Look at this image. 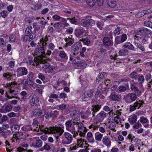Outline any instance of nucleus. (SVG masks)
I'll list each match as a JSON object with an SVG mask.
<instances>
[{"label":"nucleus","mask_w":152,"mask_h":152,"mask_svg":"<svg viewBox=\"0 0 152 152\" xmlns=\"http://www.w3.org/2000/svg\"><path fill=\"white\" fill-rule=\"evenodd\" d=\"M64 127L62 128L59 126H50L49 127L44 128L43 126L39 125L36 128H34V131L38 132L39 130L45 133H53L55 137L56 142H59L60 140L59 137L61 136L64 132Z\"/></svg>","instance_id":"obj_1"},{"label":"nucleus","mask_w":152,"mask_h":152,"mask_svg":"<svg viewBox=\"0 0 152 152\" xmlns=\"http://www.w3.org/2000/svg\"><path fill=\"white\" fill-rule=\"evenodd\" d=\"M71 125V129H69L71 132H75L77 128L78 127L77 132L79 133V135L81 137L84 138L86 134L87 131L86 128L84 126L82 122H80L75 121H73V125Z\"/></svg>","instance_id":"obj_2"},{"label":"nucleus","mask_w":152,"mask_h":152,"mask_svg":"<svg viewBox=\"0 0 152 152\" xmlns=\"http://www.w3.org/2000/svg\"><path fill=\"white\" fill-rule=\"evenodd\" d=\"M35 52L37 56L40 58L39 60H42L43 62L44 61H45L43 59V57H45V49L44 48V47H42L40 45H38L36 48Z\"/></svg>","instance_id":"obj_3"},{"label":"nucleus","mask_w":152,"mask_h":152,"mask_svg":"<svg viewBox=\"0 0 152 152\" xmlns=\"http://www.w3.org/2000/svg\"><path fill=\"white\" fill-rule=\"evenodd\" d=\"M28 99L31 106H37L39 105V99L34 94H31L29 96Z\"/></svg>","instance_id":"obj_4"},{"label":"nucleus","mask_w":152,"mask_h":152,"mask_svg":"<svg viewBox=\"0 0 152 152\" xmlns=\"http://www.w3.org/2000/svg\"><path fill=\"white\" fill-rule=\"evenodd\" d=\"M70 115V117L75 121H78L79 118L78 115L79 111L78 110L73 107L69 110Z\"/></svg>","instance_id":"obj_5"},{"label":"nucleus","mask_w":152,"mask_h":152,"mask_svg":"<svg viewBox=\"0 0 152 152\" xmlns=\"http://www.w3.org/2000/svg\"><path fill=\"white\" fill-rule=\"evenodd\" d=\"M94 91L92 89L88 90L85 91L81 96L83 101H87L93 96Z\"/></svg>","instance_id":"obj_6"},{"label":"nucleus","mask_w":152,"mask_h":152,"mask_svg":"<svg viewBox=\"0 0 152 152\" xmlns=\"http://www.w3.org/2000/svg\"><path fill=\"white\" fill-rule=\"evenodd\" d=\"M144 104V102L143 100H139L136 101L134 104L130 106V111H133L137 109H139L140 107L142 106V105Z\"/></svg>","instance_id":"obj_7"},{"label":"nucleus","mask_w":152,"mask_h":152,"mask_svg":"<svg viewBox=\"0 0 152 152\" xmlns=\"http://www.w3.org/2000/svg\"><path fill=\"white\" fill-rule=\"evenodd\" d=\"M73 125V121H72V119L68 120L66 122L65 124V126L66 130L70 132L72 134H73V137H75L78 135V132H77V131H76V130H75V132H72L69 130L71 129L70 128H71V127L70 126H70L71 125V126H72Z\"/></svg>","instance_id":"obj_8"},{"label":"nucleus","mask_w":152,"mask_h":152,"mask_svg":"<svg viewBox=\"0 0 152 152\" xmlns=\"http://www.w3.org/2000/svg\"><path fill=\"white\" fill-rule=\"evenodd\" d=\"M16 75L18 77L26 75L28 74V70L25 67H21L17 69Z\"/></svg>","instance_id":"obj_9"},{"label":"nucleus","mask_w":152,"mask_h":152,"mask_svg":"<svg viewBox=\"0 0 152 152\" xmlns=\"http://www.w3.org/2000/svg\"><path fill=\"white\" fill-rule=\"evenodd\" d=\"M91 18L90 16H87L86 18L83 19L81 20V23L86 26H93L95 24V21L90 18Z\"/></svg>","instance_id":"obj_10"},{"label":"nucleus","mask_w":152,"mask_h":152,"mask_svg":"<svg viewBox=\"0 0 152 152\" xmlns=\"http://www.w3.org/2000/svg\"><path fill=\"white\" fill-rule=\"evenodd\" d=\"M63 135L67 141H63L62 142L63 144L68 145L72 142L73 140V137L70 133L65 132L64 133Z\"/></svg>","instance_id":"obj_11"},{"label":"nucleus","mask_w":152,"mask_h":152,"mask_svg":"<svg viewBox=\"0 0 152 152\" xmlns=\"http://www.w3.org/2000/svg\"><path fill=\"white\" fill-rule=\"evenodd\" d=\"M82 47L81 44L80 42H77L75 43L72 46L71 50L72 52H74L72 55H77L79 53V50Z\"/></svg>","instance_id":"obj_12"},{"label":"nucleus","mask_w":152,"mask_h":152,"mask_svg":"<svg viewBox=\"0 0 152 152\" xmlns=\"http://www.w3.org/2000/svg\"><path fill=\"white\" fill-rule=\"evenodd\" d=\"M152 32L150 30L145 28H141L137 31V34L139 35H145L146 34H151Z\"/></svg>","instance_id":"obj_13"},{"label":"nucleus","mask_w":152,"mask_h":152,"mask_svg":"<svg viewBox=\"0 0 152 152\" xmlns=\"http://www.w3.org/2000/svg\"><path fill=\"white\" fill-rule=\"evenodd\" d=\"M106 116V113L104 111H101L95 117L94 119L97 122H102Z\"/></svg>","instance_id":"obj_14"},{"label":"nucleus","mask_w":152,"mask_h":152,"mask_svg":"<svg viewBox=\"0 0 152 152\" xmlns=\"http://www.w3.org/2000/svg\"><path fill=\"white\" fill-rule=\"evenodd\" d=\"M25 34L29 37V41H31L36 37V34L32 32L29 28H26L25 30Z\"/></svg>","instance_id":"obj_15"},{"label":"nucleus","mask_w":152,"mask_h":152,"mask_svg":"<svg viewBox=\"0 0 152 152\" xmlns=\"http://www.w3.org/2000/svg\"><path fill=\"white\" fill-rule=\"evenodd\" d=\"M140 121L145 127L149 126V122L148 119L146 117L142 116L140 117Z\"/></svg>","instance_id":"obj_16"},{"label":"nucleus","mask_w":152,"mask_h":152,"mask_svg":"<svg viewBox=\"0 0 152 152\" xmlns=\"http://www.w3.org/2000/svg\"><path fill=\"white\" fill-rule=\"evenodd\" d=\"M101 106L100 105L97 104H94L92 106L91 110L92 111L91 114L92 115V117H94L95 116V114L101 108Z\"/></svg>","instance_id":"obj_17"},{"label":"nucleus","mask_w":152,"mask_h":152,"mask_svg":"<svg viewBox=\"0 0 152 152\" xmlns=\"http://www.w3.org/2000/svg\"><path fill=\"white\" fill-rule=\"evenodd\" d=\"M9 93L10 95H7V98L6 99V100H7L8 99H11L14 98L17 99L18 98L17 96H16L18 94L17 91H15L14 90H13L12 89H11L10 90H9Z\"/></svg>","instance_id":"obj_18"},{"label":"nucleus","mask_w":152,"mask_h":152,"mask_svg":"<svg viewBox=\"0 0 152 152\" xmlns=\"http://www.w3.org/2000/svg\"><path fill=\"white\" fill-rule=\"evenodd\" d=\"M59 114V113L57 110H55L50 113H48L46 115V117L47 118H52L55 119L57 117L58 115Z\"/></svg>","instance_id":"obj_19"},{"label":"nucleus","mask_w":152,"mask_h":152,"mask_svg":"<svg viewBox=\"0 0 152 152\" xmlns=\"http://www.w3.org/2000/svg\"><path fill=\"white\" fill-rule=\"evenodd\" d=\"M91 112L89 110H87L85 112H80V114L82 118L87 119L91 115Z\"/></svg>","instance_id":"obj_20"},{"label":"nucleus","mask_w":152,"mask_h":152,"mask_svg":"<svg viewBox=\"0 0 152 152\" xmlns=\"http://www.w3.org/2000/svg\"><path fill=\"white\" fill-rule=\"evenodd\" d=\"M109 98L110 100L112 101L116 102H118L120 99L119 96L114 93L111 94L109 96Z\"/></svg>","instance_id":"obj_21"},{"label":"nucleus","mask_w":152,"mask_h":152,"mask_svg":"<svg viewBox=\"0 0 152 152\" xmlns=\"http://www.w3.org/2000/svg\"><path fill=\"white\" fill-rule=\"evenodd\" d=\"M85 31L83 28L76 29L75 30V34L77 37L81 38L83 35Z\"/></svg>","instance_id":"obj_22"},{"label":"nucleus","mask_w":152,"mask_h":152,"mask_svg":"<svg viewBox=\"0 0 152 152\" xmlns=\"http://www.w3.org/2000/svg\"><path fill=\"white\" fill-rule=\"evenodd\" d=\"M25 135L26 134H24V133L23 132H18L17 134H16V138H14V139L11 141L12 142H15L16 140V142H17V140H20L21 139H25V137L24 136H25Z\"/></svg>","instance_id":"obj_23"},{"label":"nucleus","mask_w":152,"mask_h":152,"mask_svg":"<svg viewBox=\"0 0 152 152\" xmlns=\"http://www.w3.org/2000/svg\"><path fill=\"white\" fill-rule=\"evenodd\" d=\"M33 113L34 115L38 118H41L42 115V110L40 109H36L34 110H33Z\"/></svg>","instance_id":"obj_24"},{"label":"nucleus","mask_w":152,"mask_h":152,"mask_svg":"<svg viewBox=\"0 0 152 152\" xmlns=\"http://www.w3.org/2000/svg\"><path fill=\"white\" fill-rule=\"evenodd\" d=\"M102 142L103 144L107 147H110L111 145V142L110 139L107 136L103 137L102 140Z\"/></svg>","instance_id":"obj_25"},{"label":"nucleus","mask_w":152,"mask_h":152,"mask_svg":"<svg viewBox=\"0 0 152 152\" xmlns=\"http://www.w3.org/2000/svg\"><path fill=\"white\" fill-rule=\"evenodd\" d=\"M46 62L45 61H44L43 62L42 61V60H39L37 59V60L36 62L34 63L32 60H29L27 62L28 64H29L30 65L32 64L33 66H37L39 64H44Z\"/></svg>","instance_id":"obj_26"},{"label":"nucleus","mask_w":152,"mask_h":152,"mask_svg":"<svg viewBox=\"0 0 152 152\" xmlns=\"http://www.w3.org/2000/svg\"><path fill=\"white\" fill-rule=\"evenodd\" d=\"M103 42L104 44L107 46L113 45V44L112 41L108 37H104L103 39Z\"/></svg>","instance_id":"obj_27"},{"label":"nucleus","mask_w":152,"mask_h":152,"mask_svg":"<svg viewBox=\"0 0 152 152\" xmlns=\"http://www.w3.org/2000/svg\"><path fill=\"white\" fill-rule=\"evenodd\" d=\"M64 40L66 42V46L71 45L74 42V39L72 37V36L65 38Z\"/></svg>","instance_id":"obj_28"},{"label":"nucleus","mask_w":152,"mask_h":152,"mask_svg":"<svg viewBox=\"0 0 152 152\" xmlns=\"http://www.w3.org/2000/svg\"><path fill=\"white\" fill-rule=\"evenodd\" d=\"M137 78L138 84L139 85L140 87L142 88H143V85L142 83H144L145 81L144 76L142 75H139Z\"/></svg>","instance_id":"obj_29"},{"label":"nucleus","mask_w":152,"mask_h":152,"mask_svg":"<svg viewBox=\"0 0 152 152\" xmlns=\"http://www.w3.org/2000/svg\"><path fill=\"white\" fill-rule=\"evenodd\" d=\"M86 138L88 142L90 143H93L95 141L93 134L91 132H88L87 133Z\"/></svg>","instance_id":"obj_30"},{"label":"nucleus","mask_w":152,"mask_h":152,"mask_svg":"<svg viewBox=\"0 0 152 152\" xmlns=\"http://www.w3.org/2000/svg\"><path fill=\"white\" fill-rule=\"evenodd\" d=\"M137 84V83H135L133 80L131 81L130 89L132 91L134 92L139 89L138 88L136 85V84Z\"/></svg>","instance_id":"obj_31"},{"label":"nucleus","mask_w":152,"mask_h":152,"mask_svg":"<svg viewBox=\"0 0 152 152\" xmlns=\"http://www.w3.org/2000/svg\"><path fill=\"white\" fill-rule=\"evenodd\" d=\"M123 47L125 48H127L133 51H135V49L133 45L130 42H126L124 45Z\"/></svg>","instance_id":"obj_32"},{"label":"nucleus","mask_w":152,"mask_h":152,"mask_svg":"<svg viewBox=\"0 0 152 152\" xmlns=\"http://www.w3.org/2000/svg\"><path fill=\"white\" fill-rule=\"evenodd\" d=\"M21 129L22 130L26 132L29 131L31 130L34 131V129H33L31 125L24 126L22 127Z\"/></svg>","instance_id":"obj_33"},{"label":"nucleus","mask_w":152,"mask_h":152,"mask_svg":"<svg viewBox=\"0 0 152 152\" xmlns=\"http://www.w3.org/2000/svg\"><path fill=\"white\" fill-rule=\"evenodd\" d=\"M123 99L127 103H131L132 102L129 93L124 96Z\"/></svg>","instance_id":"obj_34"},{"label":"nucleus","mask_w":152,"mask_h":152,"mask_svg":"<svg viewBox=\"0 0 152 152\" xmlns=\"http://www.w3.org/2000/svg\"><path fill=\"white\" fill-rule=\"evenodd\" d=\"M137 116L136 115H133L129 118V122L132 125L135 123L137 121Z\"/></svg>","instance_id":"obj_35"},{"label":"nucleus","mask_w":152,"mask_h":152,"mask_svg":"<svg viewBox=\"0 0 152 152\" xmlns=\"http://www.w3.org/2000/svg\"><path fill=\"white\" fill-rule=\"evenodd\" d=\"M3 76L5 78L7 81H8L11 80L12 77V75L9 72L5 73L3 74Z\"/></svg>","instance_id":"obj_36"},{"label":"nucleus","mask_w":152,"mask_h":152,"mask_svg":"<svg viewBox=\"0 0 152 152\" xmlns=\"http://www.w3.org/2000/svg\"><path fill=\"white\" fill-rule=\"evenodd\" d=\"M128 50L124 48L118 52V54L120 56H126L127 55L128 53Z\"/></svg>","instance_id":"obj_37"},{"label":"nucleus","mask_w":152,"mask_h":152,"mask_svg":"<svg viewBox=\"0 0 152 152\" xmlns=\"http://www.w3.org/2000/svg\"><path fill=\"white\" fill-rule=\"evenodd\" d=\"M127 35L125 34H124L121 36V41H118L116 39L115 42L117 44H119L124 42L127 39Z\"/></svg>","instance_id":"obj_38"},{"label":"nucleus","mask_w":152,"mask_h":152,"mask_svg":"<svg viewBox=\"0 0 152 152\" xmlns=\"http://www.w3.org/2000/svg\"><path fill=\"white\" fill-rule=\"evenodd\" d=\"M59 57L64 59H66L68 58V56L66 53L64 51H61L59 53Z\"/></svg>","instance_id":"obj_39"},{"label":"nucleus","mask_w":152,"mask_h":152,"mask_svg":"<svg viewBox=\"0 0 152 152\" xmlns=\"http://www.w3.org/2000/svg\"><path fill=\"white\" fill-rule=\"evenodd\" d=\"M103 136V134L100 133L99 132H97L95 134V139L99 141H101Z\"/></svg>","instance_id":"obj_40"},{"label":"nucleus","mask_w":152,"mask_h":152,"mask_svg":"<svg viewBox=\"0 0 152 152\" xmlns=\"http://www.w3.org/2000/svg\"><path fill=\"white\" fill-rule=\"evenodd\" d=\"M39 138V137H38ZM42 145V142L41 140L39 139L38 140H37L35 142V144L34 145V147H35L40 148L41 147Z\"/></svg>","instance_id":"obj_41"},{"label":"nucleus","mask_w":152,"mask_h":152,"mask_svg":"<svg viewBox=\"0 0 152 152\" xmlns=\"http://www.w3.org/2000/svg\"><path fill=\"white\" fill-rule=\"evenodd\" d=\"M84 142V139H82L81 138L78 139L77 142V144H76L77 146V148L78 147H82Z\"/></svg>","instance_id":"obj_42"},{"label":"nucleus","mask_w":152,"mask_h":152,"mask_svg":"<svg viewBox=\"0 0 152 152\" xmlns=\"http://www.w3.org/2000/svg\"><path fill=\"white\" fill-rule=\"evenodd\" d=\"M105 72L101 73L99 74L96 79V81L97 82H99L100 80L102 79L104 77V75H105Z\"/></svg>","instance_id":"obj_43"},{"label":"nucleus","mask_w":152,"mask_h":152,"mask_svg":"<svg viewBox=\"0 0 152 152\" xmlns=\"http://www.w3.org/2000/svg\"><path fill=\"white\" fill-rule=\"evenodd\" d=\"M119 82L118 81H115L113 82V85L110 88V89L112 91H113L115 90L117 86H118L119 84Z\"/></svg>","instance_id":"obj_44"},{"label":"nucleus","mask_w":152,"mask_h":152,"mask_svg":"<svg viewBox=\"0 0 152 152\" xmlns=\"http://www.w3.org/2000/svg\"><path fill=\"white\" fill-rule=\"evenodd\" d=\"M96 25L98 28L100 30H102L103 28L104 23V22L102 20L100 21H97L96 23Z\"/></svg>","instance_id":"obj_45"},{"label":"nucleus","mask_w":152,"mask_h":152,"mask_svg":"<svg viewBox=\"0 0 152 152\" xmlns=\"http://www.w3.org/2000/svg\"><path fill=\"white\" fill-rule=\"evenodd\" d=\"M17 84V83L11 82L10 83L7 84V85L5 86V87L9 89V90H10L11 89H12V88L14 87V86L15 85H16Z\"/></svg>","instance_id":"obj_46"},{"label":"nucleus","mask_w":152,"mask_h":152,"mask_svg":"<svg viewBox=\"0 0 152 152\" xmlns=\"http://www.w3.org/2000/svg\"><path fill=\"white\" fill-rule=\"evenodd\" d=\"M80 41H82L83 43L88 46L91 43L90 40L87 38L84 39L82 38L80 40Z\"/></svg>","instance_id":"obj_47"},{"label":"nucleus","mask_w":152,"mask_h":152,"mask_svg":"<svg viewBox=\"0 0 152 152\" xmlns=\"http://www.w3.org/2000/svg\"><path fill=\"white\" fill-rule=\"evenodd\" d=\"M143 91V90H140L138 89L136 91L133 93H134L136 96L138 98L141 95Z\"/></svg>","instance_id":"obj_48"},{"label":"nucleus","mask_w":152,"mask_h":152,"mask_svg":"<svg viewBox=\"0 0 152 152\" xmlns=\"http://www.w3.org/2000/svg\"><path fill=\"white\" fill-rule=\"evenodd\" d=\"M86 3L87 4L91 7H93L96 4L95 0H87Z\"/></svg>","instance_id":"obj_49"},{"label":"nucleus","mask_w":152,"mask_h":152,"mask_svg":"<svg viewBox=\"0 0 152 152\" xmlns=\"http://www.w3.org/2000/svg\"><path fill=\"white\" fill-rule=\"evenodd\" d=\"M130 75L131 78L136 80L137 79L139 75L137 74L136 72L133 71L130 74Z\"/></svg>","instance_id":"obj_50"},{"label":"nucleus","mask_w":152,"mask_h":152,"mask_svg":"<svg viewBox=\"0 0 152 152\" xmlns=\"http://www.w3.org/2000/svg\"><path fill=\"white\" fill-rule=\"evenodd\" d=\"M20 128L19 126L17 124L13 125L12 127V130L15 132H18Z\"/></svg>","instance_id":"obj_51"},{"label":"nucleus","mask_w":152,"mask_h":152,"mask_svg":"<svg viewBox=\"0 0 152 152\" xmlns=\"http://www.w3.org/2000/svg\"><path fill=\"white\" fill-rule=\"evenodd\" d=\"M67 19L69 20L70 22L72 24H76L77 22V20L75 17L72 18H67Z\"/></svg>","instance_id":"obj_52"},{"label":"nucleus","mask_w":152,"mask_h":152,"mask_svg":"<svg viewBox=\"0 0 152 152\" xmlns=\"http://www.w3.org/2000/svg\"><path fill=\"white\" fill-rule=\"evenodd\" d=\"M42 7V4L40 3H37V5L35 6L34 8L31 7V9L34 10H36L40 9Z\"/></svg>","instance_id":"obj_53"},{"label":"nucleus","mask_w":152,"mask_h":152,"mask_svg":"<svg viewBox=\"0 0 152 152\" xmlns=\"http://www.w3.org/2000/svg\"><path fill=\"white\" fill-rule=\"evenodd\" d=\"M20 94L23 96L22 99L23 100L25 101L27 97V93L25 91H22L20 93Z\"/></svg>","instance_id":"obj_54"},{"label":"nucleus","mask_w":152,"mask_h":152,"mask_svg":"<svg viewBox=\"0 0 152 152\" xmlns=\"http://www.w3.org/2000/svg\"><path fill=\"white\" fill-rule=\"evenodd\" d=\"M12 109V107L10 104H8L4 108L5 110L7 112H9L11 111Z\"/></svg>","instance_id":"obj_55"},{"label":"nucleus","mask_w":152,"mask_h":152,"mask_svg":"<svg viewBox=\"0 0 152 152\" xmlns=\"http://www.w3.org/2000/svg\"><path fill=\"white\" fill-rule=\"evenodd\" d=\"M58 110H63L66 108L67 105L64 104H63L58 106Z\"/></svg>","instance_id":"obj_56"},{"label":"nucleus","mask_w":152,"mask_h":152,"mask_svg":"<svg viewBox=\"0 0 152 152\" xmlns=\"http://www.w3.org/2000/svg\"><path fill=\"white\" fill-rule=\"evenodd\" d=\"M130 95L131 99L132 102L135 101L137 98L134 93H129Z\"/></svg>","instance_id":"obj_57"},{"label":"nucleus","mask_w":152,"mask_h":152,"mask_svg":"<svg viewBox=\"0 0 152 152\" xmlns=\"http://www.w3.org/2000/svg\"><path fill=\"white\" fill-rule=\"evenodd\" d=\"M121 32V29L119 27H118L114 31V34L115 36L118 35Z\"/></svg>","instance_id":"obj_58"},{"label":"nucleus","mask_w":152,"mask_h":152,"mask_svg":"<svg viewBox=\"0 0 152 152\" xmlns=\"http://www.w3.org/2000/svg\"><path fill=\"white\" fill-rule=\"evenodd\" d=\"M33 26L34 29L36 31H38L40 29L39 26L37 24V23L35 22L33 23Z\"/></svg>","instance_id":"obj_59"},{"label":"nucleus","mask_w":152,"mask_h":152,"mask_svg":"<svg viewBox=\"0 0 152 152\" xmlns=\"http://www.w3.org/2000/svg\"><path fill=\"white\" fill-rule=\"evenodd\" d=\"M39 123L37 120L35 119L33 120L32 125L34 127H35V128H36L37 126L39 127Z\"/></svg>","instance_id":"obj_60"},{"label":"nucleus","mask_w":152,"mask_h":152,"mask_svg":"<svg viewBox=\"0 0 152 152\" xmlns=\"http://www.w3.org/2000/svg\"><path fill=\"white\" fill-rule=\"evenodd\" d=\"M116 4V2L114 0L111 1L109 3V6L112 8L114 7Z\"/></svg>","instance_id":"obj_61"},{"label":"nucleus","mask_w":152,"mask_h":152,"mask_svg":"<svg viewBox=\"0 0 152 152\" xmlns=\"http://www.w3.org/2000/svg\"><path fill=\"white\" fill-rule=\"evenodd\" d=\"M149 39V37L148 36H145L142 40V43L143 44H145L147 42H148Z\"/></svg>","instance_id":"obj_62"},{"label":"nucleus","mask_w":152,"mask_h":152,"mask_svg":"<svg viewBox=\"0 0 152 152\" xmlns=\"http://www.w3.org/2000/svg\"><path fill=\"white\" fill-rule=\"evenodd\" d=\"M34 75V74L33 72H29L28 75V79H29V80H32Z\"/></svg>","instance_id":"obj_63"},{"label":"nucleus","mask_w":152,"mask_h":152,"mask_svg":"<svg viewBox=\"0 0 152 152\" xmlns=\"http://www.w3.org/2000/svg\"><path fill=\"white\" fill-rule=\"evenodd\" d=\"M144 23L145 25L147 26L150 27L152 26V23L150 21H146Z\"/></svg>","instance_id":"obj_64"}]
</instances>
